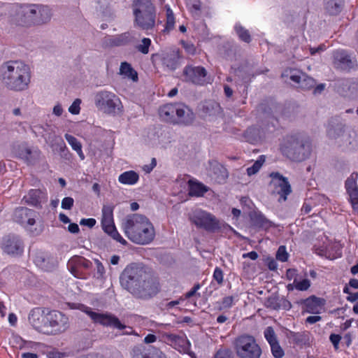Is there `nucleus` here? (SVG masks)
<instances>
[{
  "label": "nucleus",
  "instance_id": "f257e3e1",
  "mask_svg": "<svg viewBox=\"0 0 358 358\" xmlns=\"http://www.w3.org/2000/svg\"><path fill=\"white\" fill-rule=\"evenodd\" d=\"M122 229L126 236L136 244H149L155 237L152 223L148 217L141 214L127 215L122 221Z\"/></svg>",
  "mask_w": 358,
  "mask_h": 358
},
{
  "label": "nucleus",
  "instance_id": "f03ea898",
  "mask_svg": "<svg viewBox=\"0 0 358 358\" xmlns=\"http://www.w3.org/2000/svg\"><path fill=\"white\" fill-rule=\"evenodd\" d=\"M3 84L9 90L20 92L27 90L31 80L28 65L20 61H10L1 66Z\"/></svg>",
  "mask_w": 358,
  "mask_h": 358
},
{
  "label": "nucleus",
  "instance_id": "7ed1b4c3",
  "mask_svg": "<svg viewBox=\"0 0 358 358\" xmlns=\"http://www.w3.org/2000/svg\"><path fill=\"white\" fill-rule=\"evenodd\" d=\"M160 118L173 124L189 125L194 120V114L186 105L181 103L162 106L159 110Z\"/></svg>",
  "mask_w": 358,
  "mask_h": 358
},
{
  "label": "nucleus",
  "instance_id": "20e7f679",
  "mask_svg": "<svg viewBox=\"0 0 358 358\" xmlns=\"http://www.w3.org/2000/svg\"><path fill=\"white\" fill-rule=\"evenodd\" d=\"M134 22L143 30L151 29L155 24V9L150 0H134Z\"/></svg>",
  "mask_w": 358,
  "mask_h": 358
},
{
  "label": "nucleus",
  "instance_id": "39448f33",
  "mask_svg": "<svg viewBox=\"0 0 358 358\" xmlns=\"http://www.w3.org/2000/svg\"><path fill=\"white\" fill-rule=\"evenodd\" d=\"M147 272L140 265L131 264L126 266L120 277L121 286L134 294L138 286L146 277Z\"/></svg>",
  "mask_w": 358,
  "mask_h": 358
},
{
  "label": "nucleus",
  "instance_id": "423d86ee",
  "mask_svg": "<svg viewBox=\"0 0 358 358\" xmlns=\"http://www.w3.org/2000/svg\"><path fill=\"white\" fill-rule=\"evenodd\" d=\"M71 308L79 309L86 313L95 323L118 329H123L125 328V325L122 324L119 319L111 313H100L94 312L91 308L83 304H73Z\"/></svg>",
  "mask_w": 358,
  "mask_h": 358
},
{
  "label": "nucleus",
  "instance_id": "0eeeda50",
  "mask_svg": "<svg viewBox=\"0 0 358 358\" xmlns=\"http://www.w3.org/2000/svg\"><path fill=\"white\" fill-rule=\"evenodd\" d=\"M94 103L99 110L107 114H116L122 109V103L119 97L108 91H101L96 93Z\"/></svg>",
  "mask_w": 358,
  "mask_h": 358
},
{
  "label": "nucleus",
  "instance_id": "6e6552de",
  "mask_svg": "<svg viewBox=\"0 0 358 358\" xmlns=\"http://www.w3.org/2000/svg\"><path fill=\"white\" fill-rule=\"evenodd\" d=\"M189 220L198 228L208 231H215L220 228V222L215 215L201 208L193 210L189 213Z\"/></svg>",
  "mask_w": 358,
  "mask_h": 358
},
{
  "label": "nucleus",
  "instance_id": "1a4fd4ad",
  "mask_svg": "<svg viewBox=\"0 0 358 358\" xmlns=\"http://www.w3.org/2000/svg\"><path fill=\"white\" fill-rule=\"evenodd\" d=\"M252 337H237L234 347L241 358H259L262 350Z\"/></svg>",
  "mask_w": 358,
  "mask_h": 358
},
{
  "label": "nucleus",
  "instance_id": "9d476101",
  "mask_svg": "<svg viewBox=\"0 0 358 358\" xmlns=\"http://www.w3.org/2000/svg\"><path fill=\"white\" fill-rule=\"evenodd\" d=\"M101 227L105 233L112 238L126 245L127 242L122 237L117 231L113 220V207L112 206H103L102 208Z\"/></svg>",
  "mask_w": 358,
  "mask_h": 358
},
{
  "label": "nucleus",
  "instance_id": "9b49d317",
  "mask_svg": "<svg viewBox=\"0 0 358 358\" xmlns=\"http://www.w3.org/2000/svg\"><path fill=\"white\" fill-rule=\"evenodd\" d=\"M47 315L48 334H62L69 327V317L60 311L50 310Z\"/></svg>",
  "mask_w": 358,
  "mask_h": 358
},
{
  "label": "nucleus",
  "instance_id": "f8f14e48",
  "mask_svg": "<svg viewBox=\"0 0 358 358\" xmlns=\"http://www.w3.org/2000/svg\"><path fill=\"white\" fill-rule=\"evenodd\" d=\"M159 291V282L146 273V277L143 278L133 295L137 298L148 299L155 296Z\"/></svg>",
  "mask_w": 358,
  "mask_h": 358
},
{
  "label": "nucleus",
  "instance_id": "ddd939ff",
  "mask_svg": "<svg viewBox=\"0 0 358 358\" xmlns=\"http://www.w3.org/2000/svg\"><path fill=\"white\" fill-rule=\"evenodd\" d=\"M48 308H35L29 313V322L38 333L48 334Z\"/></svg>",
  "mask_w": 358,
  "mask_h": 358
},
{
  "label": "nucleus",
  "instance_id": "4468645a",
  "mask_svg": "<svg viewBox=\"0 0 358 358\" xmlns=\"http://www.w3.org/2000/svg\"><path fill=\"white\" fill-rule=\"evenodd\" d=\"M283 149L287 158L294 161H303L310 155L311 148L308 140L297 137L294 150H288L287 147H284Z\"/></svg>",
  "mask_w": 358,
  "mask_h": 358
},
{
  "label": "nucleus",
  "instance_id": "2eb2a0df",
  "mask_svg": "<svg viewBox=\"0 0 358 358\" xmlns=\"http://www.w3.org/2000/svg\"><path fill=\"white\" fill-rule=\"evenodd\" d=\"M269 176L271 178V185L274 187L275 192L280 195L279 201H285L287 196L292 192V188L287 178L278 172H272Z\"/></svg>",
  "mask_w": 358,
  "mask_h": 358
},
{
  "label": "nucleus",
  "instance_id": "dca6fc26",
  "mask_svg": "<svg viewBox=\"0 0 358 358\" xmlns=\"http://www.w3.org/2000/svg\"><path fill=\"white\" fill-rule=\"evenodd\" d=\"M32 8V4L17 6L15 14L11 18L13 24L21 27L32 26V15L34 14Z\"/></svg>",
  "mask_w": 358,
  "mask_h": 358
},
{
  "label": "nucleus",
  "instance_id": "f3484780",
  "mask_svg": "<svg viewBox=\"0 0 358 358\" xmlns=\"http://www.w3.org/2000/svg\"><path fill=\"white\" fill-rule=\"evenodd\" d=\"M206 70L201 66H187L183 70L184 80L198 85L206 83Z\"/></svg>",
  "mask_w": 358,
  "mask_h": 358
},
{
  "label": "nucleus",
  "instance_id": "a211bd4d",
  "mask_svg": "<svg viewBox=\"0 0 358 358\" xmlns=\"http://www.w3.org/2000/svg\"><path fill=\"white\" fill-rule=\"evenodd\" d=\"M36 213L34 210L24 207L17 208L14 213L15 220L33 233L31 227L36 222Z\"/></svg>",
  "mask_w": 358,
  "mask_h": 358
},
{
  "label": "nucleus",
  "instance_id": "6ab92c4d",
  "mask_svg": "<svg viewBox=\"0 0 358 358\" xmlns=\"http://www.w3.org/2000/svg\"><path fill=\"white\" fill-rule=\"evenodd\" d=\"M16 156L27 164L34 163L38 158L41 152L37 148H29L26 144H20L14 148Z\"/></svg>",
  "mask_w": 358,
  "mask_h": 358
},
{
  "label": "nucleus",
  "instance_id": "aec40b11",
  "mask_svg": "<svg viewBox=\"0 0 358 358\" xmlns=\"http://www.w3.org/2000/svg\"><path fill=\"white\" fill-rule=\"evenodd\" d=\"M131 355L132 358H166L159 349L152 346L134 347L131 352Z\"/></svg>",
  "mask_w": 358,
  "mask_h": 358
},
{
  "label": "nucleus",
  "instance_id": "412c9836",
  "mask_svg": "<svg viewBox=\"0 0 358 358\" xmlns=\"http://www.w3.org/2000/svg\"><path fill=\"white\" fill-rule=\"evenodd\" d=\"M33 13V25L42 24L49 22L52 17L51 9L43 5L32 4Z\"/></svg>",
  "mask_w": 358,
  "mask_h": 358
},
{
  "label": "nucleus",
  "instance_id": "4be33fe9",
  "mask_svg": "<svg viewBox=\"0 0 358 358\" xmlns=\"http://www.w3.org/2000/svg\"><path fill=\"white\" fill-rule=\"evenodd\" d=\"M47 193L41 189H31L27 195L23 197L24 203L33 206H41V203L47 201Z\"/></svg>",
  "mask_w": 358,
  "mask_h": 358
},
{
  "label": "nucleus",
  "instance_id": "5701e85b",
  "mask_svg": "<svg viewBox=\"0 0 358 358\" xmlns=\"http://www.w3.org/2000/svg\"><path fill=\"white\" fill-rule=\"evenodd\" d=\"M3 251L10 255H18L22 252V244L17 236L6 237L2 243Z\"/></svg>",
  "mask_w": 358,
  "mask_h": 358
},
{
  "label": "nucleus",
  "instance_id": "b1692460",
  "mask_svg": "<svg viewBox=\"0 0 358 358\" xmlns=\"http://www.w3.org/2000/svg\"><path fill=\"white\" fill-rule=\"evenodd\" d=\"M180 52L175 49L162 54L161 61L162 64L169 70H175L179 66Z\"/></svg>",
  "mask_w": 358,
  "mask_h": 358
},
{
  "label": "nucleus",
  "instance_id": "393cba45",
  "mask_svg": "<svg viewBox=\"0 0 358 358\" xmlns=\"http://www.w3.org/2000/svg\"><path fill=\"white\" fill-rule=\"evenodd\" d=\"M335 64L343 70H350L353 68L355 62L344 50H338L334 55Z\"/></svg>",
  "mask_w": 358,
  "mask_h": 358
},
{
  "label": "nucleus",
  "instance_id": "a878e982",
  "mask_svg": "<svg viewBox=\"0 0 358 358\" xmlns=\"http://www.w3.org/2000/svg\"><path fill=\"white\" fill-rule=\"evenodd\" d=\"M34 133L41 135L48 143H52L56 140L55 132L50 125L36 126L34 128Z\"/></svg>",
  "mask_w": 358,
  "mask_h": 358
},
{
  "label": "nucleus",
  "instance_id": "bb28decb",
  "mask_svg": "<svg viewBox=\"0 0 358 358\" xmlns=\"http://www.w3.org/2000/svg\"><path fill=\"white\" fill-rule=\"evenodd\" d=\"M303 303V309L306 312L313 314H317L322 309V303L320 299L312 296L306 300L302 301Z\"/></svg>",
  "mask_w": 358,
  "mask_h": 358
},
{
  "label": "nucleus",
  "instance_id": "cd10ccee",
  "mask_svg": "<svg viewBox=\"0 0 358 358\" xmlns=\"http://www.w3.org/2000/svg\"><path fill=\"white\" fill-rule=\"evenodd\" d=\"M171 338V345L175 349L182 353H189L191 343L187 339V337H169Z\"/></svg>",
  "mask_w": 358,
  "mask_h": 358
},
{
  "label": "nucleus",
  "instance_id": "c85d7f7f",
  "mask_svg": "<svg viewBox=\"0 0 358 358\" xmlns=\"http://www.w3.org/2000/svg\"><path fill=\"white\" fill-rule=\"evenodd\" d=\"M290 79L298 84H301V87H311L315 85V80L306 76L299 71H295L290 75Z\"/></svg>",
  "mask_w": 358,
  "mask_h": 358
},
{
  "label": "nucleus",
  "instance_id": "c756f323",
  "mask_svg": "<svg viewBox=\"0 0 358 358\" xmlns=\"http://www.w3.org/2000/svg\"><path fill=\"white\" fill-rule=\"evenodd\" d=\"M139 175L134 171H127L121 173L118 177L120 183L127 185H134L138 182Z\"/></svg>",
  "mask_w": 358,
  "mask_h": 358
},
{
  "label": "nucleus",
  "instance_id": "7c9ffc66",
  "mask_svg": "<svg viewBox=\"0 0 358 358\" xmlns=\"http://www.w3.org/2000/svg\"><path fill=\"white\" fill-rule=\"evenodd\" d=\"M188 183L190 196H202L208 190V188L201 182L189 180Z\"/></svg>",
  "mask_w": 358,
  "mask_h": 358
},
{
  "label": "nucleus",
  "instance_id": "2f4dec72",
  "mask_svg": "<svg viewBox=\"0 0 358 358\" xmlns=\"http://www.w3.org/2000/svg\"><path fill=\"white\" fill-rule=\"evenodd\" d=\"M203 111L206 116L212 117V120H213V117H222L221 108L216 102H206L203 106Z\"/></svg>",
  "mask_w": 358,
  "mask_h": 358
},
{
  "label": "nucleus",
  "instance_id": "473e14b6",
  "mask_svg": "<svg viewBox=\"0 0 358 358\" xmlns=\"http://www.w3.org/2000/svg\"><path fill=\"white\" fill-rule=\"evenodd\" d=\"M358 179V173H352L346 180L345 181V189L349 195V196H352V194L357 193L358 194V187L357 184V180Z\"/></svg>",
  "mask_w": 358,
  "mask_h": 358
},
{
  "label": "nucleus",
  "instance_id": "72a5a7b5",
  "mask_svg": "<svg viewBox=\"0 0 358 358\" xmlns=\"http://www.w3.org/2000/svg\"><path fill=\"white\" fill-rule=\"evenodd\" d=\"M65 139L68 143L71 145L72 149L76 151L81 160L85 159V155L82 150L81 143L73 136L66 134L64 135Z\"/></svg>",
  "mask_w": 358,
  "mask_h": 358
},
{
  "label": "nucleus",
  "instance_id": "f704fd0d",
  "mask_svg": "<svg viewBox=\"0 0 358 358\" xmlns=\"http://www.w3.org/2000/svg\"><path fill=\"white\" fill-rule=\"evenodd\" d=\"M271 346L272 355L275 358H282L284 355V350L277 341V337H266Z\"/></svg>",
  "mask_w": 358,
  "mask_h": 358
},
{
  "label": "nucleus",
  "instance_id": "c9c22d12",
  "mask_svg": "<svg viewBox=\"0 0 358 358\" xmlns=\"http://www.w3.org/2000/svg\"><path fill=\"white\" fill-rule=\"evenodd\" d=\"M120 74L133 81H137L138 74L131 67V64L124 62H122L120 67Z\"/></svg>",
  "mask_w": 358,
  "mask_h": 358
},
{
  "label": "nucleus",
  "instance_id": "e433bc0d",
  "mask_svg": "<svg viewBox=\"0 0 358 358\" xmlns=\"http://www.w3.org/2000/svg\"><path fill=\"white\" fill-rule=\"evenodd\" d=\"M130 41V34L125 32L109 38L108 43L113 46H122L128 44Z\"/></svg>",
  "mask_w": 358,
  "mask_h": 358
},
{
  "label": "nucleus",
  "instance_id": "4c0bfd02",
  "mask_svg": "<svg viewBox=\"0 0 358 358\" xmlns=\"http://www.w3.org/2000/svg\"><path fill=\"white\" fill-rule=\"evenodd\" d=\"M343 2L341 0H326L325 7L331 15L339 13L342 9Z\"/></svg>",
  "mask_w": 358,
  "mask_h": 358
},
{
  "label": "nucleus",
  "instance_id": "58836bf2",
  "mask_svg": "<svg viewBox=\"0 0 358 358\" xmlns=\"http://www.w3.org/2000/svg\"><path fill=\"white\" fill-rule=\"evenodd\" d=\"M214 178L217 182H221L227 177V170L220 164L215 162L213 166Z\"/></svg>",
  "mask_w": 358,
  "mask_h": 358
},
{
  "label": "nucleus",
  "instance_id": "ea45409f",
  "mask_svg": "<svg viewBox=\"0 0 358 358\" xmlns=\"http://www.w3.org/2000/svg\"><path fill=\"white\" fill-rule=\"evenodd\" d=\"M236 33L239 38L245 43H250L251 37L248 29L243 27L240 23H236L234 26Z\"/></svg>",
  "mask_w": 358,
  "mask_h": 358
},
{
  "label": "nucleus",
  "instance_id": "a19ab883",
  "mask_svg": "<svg viewBox=\"0 0 358 358\" xmlns=\"http://www.w3.org/2000/svg\"><path fill=\"white\" fill-rule=\"evenodd\" d=\"M297 137L296 136H287L283 139L280 143V149L283 155L285 156V152L283 148L287 147L288 150H294L295 144H296Z\"/></svg>",
  "mask_w": 358,
  "mask_h": 358
},
{
  "label": "nucleus",
  "instance_id": "79ce46f5",
  "mask_svg": "<svg viewBox=\"0 0 358 358\" xmlns=\"http://www.w3.org/2000/svg\"><path fill=\"white\" fill-rule=\"evenodd\" d=\"M175 26V17L173 10L168 8L166 10V22L164 31L169 32L173 29Z\"/></svg>",
  "mask_w": 358,
  "mask_h": 358
},
{
  "label": "nucleus",
  "instance_id": "37998d69",
  "mask_svg": "<svg viewBox=\"0 0 358 358\" xmlns=\"http://www.w3.org/2000/svg\"><path fill=\"white\" fill-rule=\"evenodd\" d=\"M293 285L296 289L300 291H306L310 287V282L308 279L306 278L300 281H299L296 278H294Z\"/></svg>",
  "mask_w": 358,
  "mask_h": 358
},
{
  "label": "nucleus",
  "instance_id": "c03bdc74",
  "mask_svg": "<svg viewBox=\"0 0 358 358\" xmlns=\"http://www.w3.org/2000/svg\"><path fill=\"white\" fill-rule=\"evenodd\" d=\"M9 342L13 347L20 349L27 348V345H31L30 343H27L22 337H10Z\"/></svg>",
  "mask_w": 358,
  "mask_h": 358
},
{
  "label": "nucleus",
  "instance_id": "a18cd8bd",
  "mask_svg": "<svg viewBox=\"0 0 358 358\" xmlns=\"http://www.w3.org/2000/svg\"><path fill=\"white\" fill-rule=\"evenodd\" d=\"M151 45V40L148 38H144L141 41V43L137 45V50L143 54H148L149 47Z\"/></svg>",
  "mask_w": 358,
  "mask_h": 358
},
{
  "label": "nucleus",
  "instance_id": "49530a36",
  "mask_svg": "<svg viewBox=\"0 0 358 358\" xmlns=\"http://www.w3.org/2000/svg\"><path fill=\"white\" fill-rule=\"evenodd\" d=\"M287 258L288 254L286 251L285 246H280L276 253V259L282 262H285L287 260Z\"/></svg>",
  "mask_w": 358,
  "mask_h": 358
},
{
  "label": "nucleus",
  "instance_id": "de8ad7c7",
  "mask_svg": "<svg viewBox=\"0 0 358 358\" xmlns=\"http://www.w3.org/2000/svg\"><path fill=\"white\" fill-rule=\"evenodd\" d=\"M213 279L217 282L218 285H221L224 281V273L220 267H216L213 274Z\"/></svg>",
  "mask_w": 358,
  "mask_h": 358
},
{
  "label": "nucleus",
  "instance_id": "09e8293b",
  "mask_svg": "<svg viewBox=\"0 0 358 358\" xmlns=\"http://www.w3.org/2000/svg\"><path fill=\"white\" fill-rule=\"evenodd\" d=\"M81 100L76 99L69 108V112L73 115H78L80 110Z\"/></svg>",
  "mask_w": 358,
  "mask_h": 358
},
{
  "label": "nucleus",
  "instance_id": "8fccbe9b",
  "mask_svg": "<svg viewBox=\"0 0 358 358\" xmlns=\"http://www.w3.org/2000/svg\"><path fill=\"white\" fill-rule=\"evenodd\" d=\"M262 164H263V162H261L260 160L256 161L252 164V166H251L250 167H248L247 169L248 175L250 176H252V175H255V173H257L259 171L260 168L262 167Z\"/></svg>",
  "mask_w": 358,
  "mask_h": 358
},
{
  "label": "nucleus",
  "instance_id": "3c124183",
  "mask_svg": "<svg viewBox=\"0 0 358 358\" xmlns=\"http://www.w3.org/2000/svg\"><path fill=\"white\" fill-rule=\"evenodd\" d=\"M214 358H234L232 352L226 348L219 350Z\"/></svg>",
  "mask_w": 358,
  "mask_h": 358
},
{
  "label": "nucleus",
  "instance_id": "603ef678",
  "mask_svg": "<svg viewBox=\"0 0 358 358\" xmlns=\"http://www.w3.org/2000/svg\"><path fill=\"white\" fill-rule=\"evenodd\" d=\"M343 292L348 294L346 299L348 301L355 302L358 300V292H350V288L346 286L343 289Z\"/></svg>",
  "mask_w": 358,
  "mask_h": 358
},
{
  "label": "nucleus",
  "instance_id": "864d4df0",
  "mask_svg": "<svg viewBox=\"0 0 358 358\" xmlns=\"http://www.w3.org/2000/svg\"><path fill=\"white\" fill-rule=\"evenodd\" d=\"M73 199L71 197H65L62 201V208L66 210H70L73 206Z\"/></svg>",
  "mask_w": 358,
  "mask_h": 358
},
{
  "label": "nucleus",
  "instance_id": "5fc2aeb1",
  "mask_svg": "<svg viewBox=\"0 0 358 358\" xmlns=\"http://www.w3.org/2000/svg\"><path fill=\"white\" fill-rule=\"evenodd\" d=\"M233 301L234 298L232 296H226L223 298L220 308L221 309L229 308L232 306Z\"/></svg>",
  "mask_w": 358,
  "mask_h": 358
},
{
  "label": "nucleus",
  "instance_id": "6e6d98bb",
  "mask_svg": "<svg viewBox=\"0 0 358 358\" xmlns=\"http://www.w3.org/2000/svg\"><path fill=\"white\" fill-rule=\"evenodd\" d=\"M96 223V221L94 218L82 219L80 222V225L87 226L90 228H92Z\"/></svg>",
  "mask_w": 358,
  "mask_h": 358
},
{
  "label": "nucleus",
  "instance_id": "4d7b16f0",
  "mask_svg": "<svg viewBox=\"0 0 358 358\" xmlns=\"http://www.w3.org/2000/svg\"><path fill=\"white\" fill-rule=\"evenodd\" d=\"M157 161L155 158H152L150 164H146L143 166V170L146 173H150L152 169L156 166Z\"/></svg>",
  "mask_w": 358,
  "mask_h": 358
},
{
  "label": "nucleus",
  "instance_id": "13d9d810",
  "mask_svg": "<svg viewBox=\"0 0 358 358\" xmlns=\"http://www.w3.org/2000/svg\"><path fill=\"white\" fill-rule=\"evenodd\" d=\"M350 201L353 209L358 213V194H352V196H350Z\"/></svg>",
  "mask_w": 358,
  "mask_h": 358
},
{
  "label": "nucleus",
  "instance_id": "bf43d9fd",
  "mask_svg": "<svg viewBox=\"0 0 358 358\" xmlns=\"http://www.w3.org/2000/svg\"><path fill=\"white\" fill-rule=\"evenodd\" d=\"M63 108L60 103L56 104L52 109V113L57 117L61 116L63 113Z\"/></svg>",
  "mask_w": 358,
  "mask_h": 358
},
{
  "label": "nucleus",
  "instance_id": "052dcab7",
  "mask_svg": "<svg viewBox=\"0 0 358 358\" xmlns=\"http://www.w3.org/2000/svg\"><path fill=\"white\" fill-rule=\"evenodd\" d=\"M182 45L188 53L192 55L195 53L196 49L193 44L183 42Z\"/></svg>",
  "mask_w": 358,
  "mask_h": 358
},
{
  "label": "nucleus",
  "instance_id": "680f3d73",
  "mask_svg": "<svg viewBox=\"0 0 358 358\" xmlns=\"http://www.w3.org/2000/svg\"><path fill=\"white\" fill-rule=\"evenodd\" d=\"M286 275L288 280H293L294 281V278H296L297 271L294 268H289L287 271Z\"/></svg>",
  "mask_w": 358,
  "mask_h": 358
},
{
  "label": "nucleus",
  "instance_id": "e2e57ef3",
  "mask_svg": "<svg viewBox=\"0 0 358 358\" xmlns=\"http://www.w3.org/2000/svg\"><path fill=\"white\" fill-rule=\"evenodd\" d=\"M267 266L271 271H275L278 268V264L273 259H268Z\"/></svg>",
  "mask_w": 358,
  "mask_h": 358
},
{
  "label": "nucleus",
  "instance_id": "0e129e2a",
  "mask_svg": "<svg viewBox=\"0 0 358 358\" xmlns=\"http://www.w3.org/2000/svg\"><path fill=\"white\" fill-rule=\"evenodd\" d=\"M321 320V317L318 315H312L306 318V321L308 324H314Z\"/></svg>",
  "mask_w": 358,
  "mask_h": 358
},
{
  "label": "nucleus",
  "instance_id": "69168bd1",
  "mask_svg": "<svg viewBox=\"0 0 358 358\" xmlns=\"http://www.w3.org/2000/svg\"><path fill=\"white\" fill-rule=\"evenodd\" d=\"M312 209V206L308 202H305L301 208V212L303 214H308Z\"/></svg>",
  "mask_w": 358,
  "mask_h": 358
},
{
  "label": "nucleus",
  "instance_id": "338daca9",
  "mask_svg": "<svg viewBox=\"0 0 358 358\" xmlns=\"http://www.w3.org/2000/svg\"><path fill=\"white\" fill-rule=\"evenodd\" d=\"M64 354L57 351H51L48 354V358H62Z\"/></svg>",
  "mask_w": 358,
  "mask_h": 358
},
{
  "label": "nucleus",
  "instance_id": "774afa93",
  "mask_svg": "<svg viewBox=\"0 0 358 358\" xmlns=\"http://www.w3.org/2000/svg\"><path fill=\"white\" fill-rule=\"evenodd\" d=\"M68 230L72 234H77L79 231V227L76 223H71L68 227Z\"/></svg>",
  "mask_w": 358,
  "mask_h": 358
}]
</instances>
